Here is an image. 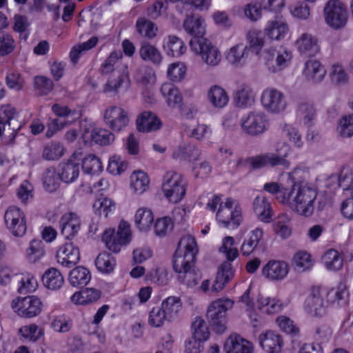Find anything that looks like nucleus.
Masks as SVG:
<instances>
[{
    "label": "nucleus",
    "mask_w": 353,
    "mask_h": 353,
    "mask_svg": "<svg viewBox=\"0 0 353 353\" xmlns=\"http://www.w3.org/2000/svg\"><path fill=\"white\" fill-rule=\"evenodd\" d=\"M281 197L295 213L309 217L315 209L317 191L306 184L294 183L285 196Z\"/></svg>",
    "instance_id": "f257e3e1"
},
{
    "label": "nucleus",
    "mask_w": 353,
    "mask_h": 353,
    "mask_svg": "<svg viewBox=\"0 0 353 353\" xmlns=\"http://www.w3.org/2000/svg\"><path fill=\"white\" fill-rule=\"evenodd\" d=\"M234 239L232 236H225L222 240V245L219 248L221 253L225 254V261L219 267L216 279L212 284L211 292L217 293L222 290L225 285L234 276L231 262L239 256V250L234 246Z\"/></svg>",
    "instance_id": "f03ea898"
},
{
    "label": "nucleus",
    "mask_w": 353,
    "mask_h": 353,
    "mask_svg": "<svg viewBox=\"0 0 353 353\" xmlns=\"http://www.w3.org/2000/svg\"><path fill=\"white\" fill-rule=\"evenodd\" d=\"M198 252L196 239L190 234L183 236L179 242L173 259V269L179 274L192 268Z\"/></svg>",
    "instance_id": "7ed1b4c3"
},
{
    "label": "nucleus",
    "mask_w": 353,
    "mask_h": 353,
    "mask_svg": "<svg viewBox=\"0 0 353 353\" xmlns=\"http://www.w3.org/2000/svg\"><path fill=\"white\" fill-rule=\"evenodd\" d=\"M325 288L312 286L303 303L304 312L312 317H321L327 313L329 305L325 299Z\"/></svg>",
    "instance_id": "20e7f679"
},
{
    "label": "nucleus",
    "mask_w": 353,
    "mask_h": 353,
    "mask_svg": "<svg viewBox=\"0 0 353 353\" xmlns=\"http://www.w3.org/2000/svg\"><path fill=\"white\" fill-rule=\"evenodd\" d=\"M216 219L223 227L234 229L238 228L242 221V210L236 200L227 198L219 208Z\"/></svg>",
    "instance_id": "39448f33"
},
{
    "label": "nucleus",
    "mask_w": 353,
    "mask_h": 353,
    "mask_svg": "<svg viewBox=\"0 0 353 353\" xmlns=\"http://www.w3.org/2000/svg\"><path fill=\"white\" fill-rule=\"evenodd\" d=\"M186 185L187 183L181 174L168 171L163 176L162 191L170 202L176 203L184 197Z\"/></svg>",
    "instance_id": "423d86ee"
},
{
    "label": "nucleus",
    "mask_w": 353,
    "mask_h": 353,
    "mask_svg": "<svg viewBox=\"0 0 353 353\" xmlns=\"http://www.w3.org/2000/svg\"><path fill=\"white\" fill-rule=\"evenodd\" d=\"M102 239L109 250L115 253L120 252L121 248L130 243L132 239L130 224L121 221L117 231L111 228L105 230Z\"/></svg>",
    "instance_id": "0eeeda50"
},
{
    "label": "nucleus",
    "mask_w": 353,
    "mask_h": 353,
    "mask_svg": "<svg viewBox=\"0 0 353 353\" xmlns=\"http://www.w3.org/2000/svg\"><path fill=\"white\" fill-rule=\"evenodd\" d=\"M326 24L332 29L344 28L348 20V11L344 3L340 0H329L323 9Z\"/></svg>",
    "instance_id": "6e6552de"
},
{
    "label": "nucleus",
    "mask_w": 353,
    "mask_h": 353,
    "mask_svg": "<svg viewBox=\"0 0 353 353\" xmlns=\"http://www.w3.org/2000/svg\"><path fill=\"white\" fill-rule=\"evenodd\" d=\"M190 46L207 65L214 67L220 63L222 58L220 50L206 38H192L190 41Z\"/></svg>",
    "instance_id": "1a4fd4ad"
},
{
    "label": "nucleus",
    "mask_w": 353,
    "mask_h": 353,
    "mask_svg": "<svg viewBox=\"0 0 353 353\" xmlns=\"http://www.w3.org/2000/svg\"><path fill=\"white\" fill-rule=\"evenodd\" d=\"M233 306L230 299H219L212 303L207 312V317L212 329L222 333L226 329V312Z\"/></svg>",
    "instance_id": "9d476101"
},
{
    "label": "nucleus",
    "mask_w": 353,
    "mask_h": 353,
    "mask_svg": "<svg viewBox=\"0 0 353 353\" xmlns=\"http://www.w3.org/2000/svg\"><path fill=\"white\" fill-rule=\"evenodd\" d=\"M42 303L36 296L18 297L11 303L14 311L21 317L33 318L42 311Z\"/></svg>",
    "instance_id": "9b49d317"
},
{
    "label": "nucleus",
    "mask_w": 353,
    "mask_h": 353,
    "mask_svg": "<svg viewBox=\"0 0 353 353\" xmlns=\"http://www.w3.org/2000/svg\"><path fill=\"white\" fill-rule=\"evenodd\" d=\"M4 220L7 229L15 236H23L27 230L24 212L15 205L10 206L5 212Z\"/></svg>",
    "instance_id": "f8f14e48"
},
{
    "label": "nucleus",
    "mask_w": 353,
    "mask_h": 353,
    "mask_svg": "<svg viewBox=\"0 0 353 353\" xmlns=\"http://www.w3.org/2000/svg\"><path fill=\"white\" fill-rule=\"evenodd\" d=\"M103 119L106 125L114 132L123 130L130 121L128 112L117 105L109 106L105 110Z\"/></svg>",
    "instance_id": "ddd939ff"
},
{
    "label": "nucleus",
    "mask_w": 353,
    "mask_h": 353,
    "mask_svg": "<svg viewBox=\"0 0 353 353\" xmlns=\"http://www.w3.org/2000/svg\"><path fill=\"white\" fill-rule=\"evenodd\" d=\"M294 46L300 54L308 57L314 56L320 51L317 38L307 32H303L298 37Z\"/></svg>",
    "instance_id": "4468645a"
},
{
    "label": "nucleus",
    "mask_w": 353,
    "mask_h": 353,
    "mask_svg": "<svg viewBox=\"0 0 353 353\" xmlns=\"http://www.w3.org/2000/svg\"><path fill=\"white\" fill-rule=\"evenodd\" d=\"M130 80L128 67L123 65L121 68L117 71V73L113 74L109 77L106 83L103 85L104 92L117 93L121 88H128L130 86Z\"/></svg>",
    "instance_id": "2eb2a0df"
},
{
    "label": "nucleus",
    "mask_w": 353,
    "mask_h": 353,
    "mask_svg": "<svg viewBox=\"0 0 353 353\" xmlns=\"http://www.w3.org/2000/svg\"><path fill=\"white\" fill-rule=\"evenodd\" d=\"M57 260L61 265L71 268L80 260L79 250L72 243H66L57 250Z\"/></svg>",
    "instance_id": "dca6fc26"
},
{
    "label": "nucleus",
    "mask_w": 353,
    "mask_h": 353,
    "mask_svg": "<svg viewBox=\"0 0 353 353\" xmlns=\"http://www.w3.org/2000/svg\"><path fill=\"white\" fill-rule=\"evenodd\" d=\"M81 225L80 218L76 213H66L59 221L61 234L66 239H71L78 234Z\"/></svg>",
    "instance_id": "f3484780"
},
{
    "label": "nucleus",
    "mask_w": 353,
    "mask_h": 353,
    "mask_svg": "<svg viewBox=\"0 0 353 353\" xmlns=\"http://www.w3.org/2000/svg\"><path fill=\"white\" fill-rule=\"evenodd\" d=\"M243 130L252 136L263 132L265 129V115L263 112H252L247 118L242 119Z\"/></svg>",
    "instance_id": "a211bd4d"
},
{
    "label": "nucleus",
    "mask_w": 353,
    "mask_h": 353,
    "mask_svg": "<svg viewBox=\"0 0 353 353\" xmlns=\"http://www.w3.org/2000/svg\"><path fill=\"white\" fill-rule=\"evenodd\" d=\"M325 299L329 305H343L347 303L349 296L347 287L343 282L339 283L329 290L325 289Z\"/></svg>",
    "instance_id": "6ab92c4d"
},
{
    "label": "nucleus",
    "mask_w": 353,
    "mask_h": 353,
    "mask_svg": "<svg viewBox=\"0 0 353 353\" xmlns=\"http://www.w3.org/2000/svg\"><path fill=\"white\" fill-rule=\"evenodd\" d=\"M183 26L189 34L193 36L192 38L203 37L205 33V19L198 15H188L183 21Z\"/></svg>",
    "instance_id": "aec40b11"
},
{
    "label": "nucleus",
    "mask_w": 353,
    "mask_h": 353,
    "mask_svg": "<svg viewBox=\"0 0 353 353\" xmlns=\"http://www.w3.org/2000/svg\"><path fill=\"white\" fill-rule=\"evenodd\" d=\"M226 353H252V344L238 335H232L225 344Z\"/></svg>",
    "instance_id": "412c9836"
},
{
    "label": "nucleus",
    "mask_w": 353,
    "mask_h": 353,
    "mask_svg": "<svg viewBox=\"0 0 353 353\" xmlns=\"http://www.w3.org/2000/svg\"><path fill=\"white\" fill-rule=\"evenodd\" d=\"M12 285L20 294L34 292L37 286V280L30 274H16L12 276Z\"/></svg>",
    "instance_id": "4be33fe9"
},
{
    "label": "nucleus",
    "mask_w": 353,
    "mask_h": 353,
    "mask_svg": "<svg viewBox=\"0 0 353 353\" xmlns=\"http://www.w3.org/2000/svg\"><path fill=\"white\" fill-rule=\"evenodd\" d=\"M248 56V46L243 43H240L229 49L225 58L229 63L235 67H239L245 63Z\"/></svg>",
    "instance_id": "5701e85b"
},
{
    "label": "nucleus",
    "mask_w": 353,
    "mask_h": 353,
    "mask_svg": "<svg viewBox=\"0 0 353 353\" xmlns=\"http://www.w3.org/2000/svg\"><path fill=\"white\" fill-rule=\"evenodd\" d=\"M288 24L282 19H276L268 22L266 27V38L270 40L279 41L288 33Z\"/></svg>",
    "instance_id": "b1692460"
},
{
    "label": "nucleus",
    "mask_w": 353,
    "mask_h": 353,
    "mask_svg": "<svg viewBox=\"0 0 353 353\" xmlns=\"http://www.w3.org/2000/svg\"><path fill=\"white\" fill-rule=\"evenodd\" d=\"M43 285L48 290L57 291L62 288L65 279L61 272L57 268H50L42 276Z\"/></svg>",
    "instance_id": "393cba45"
},
{
    "label": "nucleus",
    "mask_w": 353,
    "mask_h": 353,
    "mask_svg": "<svg viewBox=\"0 0 353 353\" xmlns=\"http://www.w3.org/2000/svg\"><path fill=\"white\" fill-rule=\"evenodd\" d=\"M139 54L142 60L159 65L163 59L160 50L148 41H142L140 44Z\"/></svg>",
    "instance_id": "a878e982"
},
{
    "label": "nucleus",
    "mask_w": 353,
    "mask_h": 353,
    "mask_svg": "<svg viewBox=\"0 0 353 353\" xmlns=\"http://www.w3.org/2000/svg\"><path fill=\"white\" fill-rule=\"evenodd\" d=\"M137 129L141 132H150L160 128L161 122L158 117L150 111L143 112L138 118Z\"/></svg>",
    "instance_id": "bb28decb"
},
{
    "label": "nucleus",
    "mask_w": 353,
    "mask_h": 353,
    "mask_svg": "<svg viewBox=\"0 0 353 353\" xmlns=\"http://www.w3.org/2000/svg\"><path fill=\"white\" fill-rule=\"evenodd\" d=\"M207 98L210 104L218 109L223 108L229 102V96L227 92L216 85L212 86L208 90Z\"/></svg>",
    "instance_id": "cd10ccee"
},
{
    "label": "nucleus",
    "mask_w": 353,
    "mask_h": 353,
    "mask_svg": "<svg viewBox=\"0 0 353 353\" xmlns=\"http://www.w3.org/2000/svg\"><path fill=\"white\" fill-rule=\"evenodd\" d=\"M163 48L167 54L172 57H179L186 51L183 41L174 35H168L164 39Z\"/></svg>",
    "instance_id": "c85d7f7f"
},
{
    "label": "nucleus",
    "mask_w": 353,
    "mask_h": 353,
    "mask_svg": "<svg viewBox=\"0 0 353 353\" xmlns=\"http://www.w3.org/2000/svg\"><path fill=\"white\" fill-rule=\"evenodd\" d=\"M161 92L170 108H174L179 106L183 101V96L181 92L171 83H163L161 88Z\"/></svg>",
    "instance_id": "c756f323"
},
{
    "label": "nucleus",
    "mask_w": 353,
    "mask_h": 353,
    "mask_svg": "<svg viewBox=\"0 0 353 353\" xmlns=\"http://www.w3.org/2000/svg\"><path fill=\"white\" fill-rule=\"evenodd\" d=\"M123 54L121 51H113L110 53L109 57L101 64L99 71L102 74H108L114 72L117 73L122 65L121 59Z\"/></svg>",
    "instance_id": "7c9ffc66"
},
{
    "label": "nucleus",
    "mask_w": 353,
    "mask_h": 353,
    "mask_svg": "<svg viewBox=\"0 0 353 353\" xmlns=\"http://www.w3.org/2000/svg\"><path fill=\"white\" fill-rule=\"evenodd\" d=\"M289 272V266L286 262L270 261L266 264V276L272 280L285 278Z\"/></svg>",
    "instance_id": "2f4dec72"
},
{
    "label": "nucleus",
    "mask_w": 353,
    "mask_h": 353,
    "mask_svg": "<svg viewBox=\"0 0 353 353\" xmlns=\"http://www.w3.org/2000/svg\"><path fill=\"white\" fill-rule=\"evenodd\" d=\"M326 71L321 63L316 60H310L306 62L304 68V74L306 78L314 82L322 81Z\"/></svg>",
    "instance_id": "473e14b6"
},
{
    "label": "nucleus",
    "mask_w": 353,
    "mask_h": 353,
    "mask_svg": "<svg viewBox=\"0 0 353 353\" xmlns=\"http://www.w3.org/2000/svg\"><path fill=\"white\" fill-rule=\"evenodd\" d=\"M287 103L283 94L279 90H271L266 100V108L272 112H280L285 109Z\"/></svg>",
    "instance_id": "72a5a7b5"
},
{
    "label": "nucleus",
    "mask_w": 353,
    "mask_h": 353,
    "mask_svg": "<svg viewBox=\"0 0 353 353\" xmlns=\"http://www.w3.org/2000/svg\"><path fill=\"white\" fill-rule=\"evenodd\" d=\"M101 296V292L93 288H86L75 292L71 296V301L76 305H88L97 301Z\"/></svg>",
    "instance_id": "f704fd0d"
},
{
    "label": "nucleus",
    "mask_w": 353,
    "mask_h": 353,
    "mask_svg": "<svg viewBox=\"0 0 353 353\" xmlns=\"http://www.w3.org/2000/svg\"><path fill=\"white\" fill-rule=\"evenodd\" d=\"M292 264L296 270L304 272L312 268L314 260L310 253L300 250L294 254L292 259Z\"/></svg>",
    "instance_id": "c9c22d12"
},
{
    "label": "nucleus",
    "mask_w": 353,
    "mask_h": 353,
    "mask_svg": "<svg viewBox=\"0 0 353 353\" xmlns=\"http://www.w3.org/2000/svg\"><path fill=\"white\" fill-rule=\"evenodd\" d=\"M150 179L143 171H134L130 176V187L134 193L141 194L149 188Z\"/></svg>",
    "instance_id": "e433bc0d"
},
{
    "label": "nucleus",
    "mask_w": 353,
    "mask_h": 353,
    "mask_svg": "<svg viewBox=\"0 0 353 353\" xmlns=\"http://www.w3.org/2000/svg\"><path fill=\"white\" fill-rule=\"evenodd\" d=\"M322 263L328 271H338L343 267V258L339 252L333 249L327 250L322 256Z\"/></svg>",
    "instance_id": "4c0bfd02"
},
{
    "label": "nucleus",
    "mask_w": 353,
    "mask_h": 353,
    "mask_svg": "<svg viewBox=\"0 0 353 353\" xmlns=\"http://www.w3.org/2000/svg\"><path fill=\"white\" fill-rule=\"evenodd\" d=\"M255 100V95L251 88L243 85L239 88L234 96V101L236 106L246 108L252 105Z\"/></svg>",
    "instance_id": "58836bf2"
},
{
    "label": "nucleus",
    "mask_w": 353,
    "mask_h": 353,
    "mask_svg": "<svg viewBox=\"0 0 353 353\" xmlns=\"http://www.w3.org/2000/svg\"><path fill=\"white\" fill-rule=\"evenodd\" d=\"M296 115L301 124L310 127L313 124L315 110L312 104L307 102H301L298 105Z\"/></svg>",
    "instance_id": "ea45409f"
},
{
    "label": "nucleus",
    "mask_w": 353,
    "mask_h": 353,
    "mask_svg": "<svg viewBox=\"0 0 353 353\" xmlns=\"http://www.w3.org/2000/svg\"><path fill=\"white\" fill-rule=\"evenodd\" d=\"M263 231L262 228L253 230L248 239H245L241 247V252L244 256H249L257 247L259 241L262 239Z\"/></svg>",
    "instance_id": "a19ab883"
},
{
    "label": "nucleus",
    "mask_w": 353,
    "mask_h": 353,
    "mask_svg": "<svg viewBox=\"0 0 353 353\" xmlns=\"http://www.w3.org/2000/svg\"><path fill=\"white\" fill-rule=\"evenodd\" d=\"M90 279V271L81 266L74 268L69 275V282L74 287L84 286L89 283Z\"/></svg>",
    "instance_id": "79ce46f5"
},
{
    "label": "nucleus",
    "mask_w": 353,
    "mask_h": 353,
    "mask_svg": "<svg viewBox=\"0 0 353 353\" xmlns=\"http://www.w3.org/2000/svg\"><path fill=\"white\" fill-rule=\"evenodd\" d=\"M98 39L95 37H91L88 41L74 46L70 52V59L71 62L75 65L78 63L79 59L83 55L85 52L96 46Z\"/></svg>",
    "instance_id": "37998d69"
},
{
    "label": "nucleus",
    "mask_w": 353,
    "mask_h": 353,
    "mask_svg": "<svg viewBox=\"0 0 353 353\" xmlns=\"http://www.w3.org/2000/svg\"><path fill=\"white\" fill-rule=\"evenodd\" d=\"M181 306V299L176 296H169L166 298L162 301L161 305V307L168 317V321H172L177 316Z\"/></svg>",
    "instance_id": "c03bdc74"
},
{
    "label": "nucleus",
    "mask_w": 353,
    "mask_h": 353,
    "mask_svg": "<svg viewBox=\"0 0 353 353\" xmlns=\"http://www.w3.org/2000/svg\"><path fill=\"white\" fill-rule=\"evenodd\" d=\"M137 30L143 37L148 39H154L158 32V27L152 21L145 18H140L136 23Z\"/></svg>",
    "instance_id": "a18cd8bd"
},
{
    "label": "nucleus",
    "mask_w": 353,
    "mask_h": 353,
    "mask_svg": "<svg viewBox=\"0 0 353 353\" xmlns=\"http://www.w3.org/2000/svg\"><path fill=\"white\" fill-rule=\"evenodd\" d=\"M134 221L140 230H149L154 221V216L151 210L146 208H139L135 214Z\"/></svg>",
    "instance_id": "49530a36"
},
{
    "label": "nucleus",
    "mask_w": 353,
    "mask_h": 353,
    "mask_svg": "<svg viewBox=\"0 0 353 353\" xmlns=\"http://www.w3.org/2000/svg\"><path fill=\"white\" fill-rule=\"evenodd\" d=\"M59 174L61 180L65 183H71L77 179L79 174L78 164L73 162L62 163L60 165Z\"/></svg>",
    "instance_id": "de8ad7c7"
},
{
    "label": "nucleus",
    "mask_w": 353,
    "mask_h": 353,
    "mask_svg": "<svg viewBox=\"0 0 353 353\" xmlns=\"http://www.w3.org/2000/svg\"><path fill=\"white\" fill-rule=\"evenodd\" d=\"M200 155V150L194 145H188L180 146L172 153V157L176 159H185L189 161H194L198 159Z\"/></svg>",
    "instance_id": "09e8293b"
},
{
    "label": "nucleus",
    "mask_w": 353,
    "mask_h": 353,
    "mask_svg": "<svg viewBox=\"0 0 353 353\" xmlns=\"http://www.w3.org/2000/svg\"><path fill=\"white\" fill-rule=\"evenodd\" d=\"M95 265L99 272L108 274L114 270L116 261L111 254L102 252L97 256L95 260Z\"/></svg>",
    "instance_id": "8fccbe9b"
},
{
    "label": "nucleus",
    "mask_w": 353,
    "mask_h": 353,
    "mask_svg": "<svg viewBox=\"0 0 353 353\" xmlns=\"http://www.w3.org/2000/svg\"><path fill=\"white\" fill-rule=\"evenodd\" d=\"M278 154H270L266 156V162L272 166L281 165L285 168L289 167V162L286 159V157L290 151V148L288 145L283 144L281 148H276Z\"/></svg>",
    "instance_id": "3c124183"
},
{
    "label": "nucleus",
    "mask_w": 353,
    "mask_h": 353,
    "mask_svg": "<svg viewBox=\"0 0 353 353\" xmlns=\"http://www.w3.org/2000/svg\"><path fill=\"white\" fill-rule=\"evenodd\" d=\"M265 34L263 31L252 29L248 33L250 48L253 53L259 55L264 46Z\"/></svg>",
    "instance_id": "603ef678"
},
{
    "label": "nucleus",
    "mask_w": 353,
    "mask_h": 353,
    "mask_svg": "<svg viewBox=\"0 0 353 353\" xmlns=\"http://www.w3.org/2000/svg\"><path fill=\"white\" fill-rule=\"evenodd\" d=\"M192 338L201 341L208 339L210 332L205 321L201 317H196L192 324Z\"/></svg>",
    "instance_id": "864d4df0"
},
{
    "label": "nucleus",
    "mask_w": 353,
    "mask_h": 353,
    "mask_svg": "<svg viewBox=\"0 0 353 353\" xmlns=\"http://www.w3.org/2000/svg\"><path fill=\"white\" fill-rule=\"evenodd\" d=\"M59 173L53 168H48L43 176V185L46 190L50 192L56 191L60 184Z\"/></svg>",
    "instance_id": "5fc2aeb1"
},
{
    "label": "nucleus",
    "mask_w": 353,
    "mask_h": 353,
    "mask_svg": "<svg viewBox=\"0 0 353 353\" xmlns=\"http://www.w3.org/2000/svg\"><path fill=\"white\" fill-rule=\"evenodd\" d=\"M90 139L100 145H108L114 140V135L109 130L102 128H96L90 132Z\"/></svg>",
    "instance_id": "6e6d98bb"
},
{
    "label": "nucleus",
    "mask_w": 353,
    "mask_h": 353,
    "mask_svg": "<svg viewBox=\"0 0 353 353\" xmlns=\"http://www.w3.org/2000/svg\"><path fill=\"white\" fill-rule=\"evenodd\" d=\"M19 333L26 339L36 341L43 335V330L34 323L22 326Z\"/></svg>",
    "instance_id": "4d7b16f0"
},
{
    "label": "nucleus",
    "mask_w": 353,
    "mask_h": 353,
    "mask_svg": "<svg viewBox=\"0 0 353 353\" xmlns=\"http://www.w3.org/2000/svg\"><path fill=\"white\" fill-rule=\"evenodd\" d=\"M50 326L57 332L65 333L72 328V321L65 315L61 314L53 318Z\"/></svg>",
    "instance_id": "13d9d810"
},
{
    "label": "nucleus",
    "mask_w": 353,
    "mask_h": 353,
    "mask_svg": "<svg viewBox=\"0 0 353 353\" xmlns=\"http://www.w3.org/2000/svg\"><path fill=\"white\" fill-rule=\"evenodd\" d=\"M291 15L299 20H307L310 17V6L302 1H298L289 7Z\"/></svg>",
    "instance_id": "bf43d9fd"
},
{
    "label": "nucleus",
    "mask_w": 353,
    "mask_h": 353,
    "mask_svg": "<svg viewBox=\"0 0 353 353\" xmlns=\"http://www.w3.org/2000/svg\"><path fill=\"white\" fill-rule=\"evenodd\" d=\"M165 321H168V317L161 306L154 307L150 312L148 323L151 326L160 327Z\"/></svg>",
    "instance_id": "052dcab7"
},
{
    "label": "nucleus",
    "mask_w": 353,
    "mask_h": 353,
    "mask_svg": "<svg viewBox=\"0 0 353 353\" xmlns=\"http://www.w3.org/2000/svg\"><path fill=\"white\" fill-rule=\"evenodd\" d=\"M339 184L344 190L345 196H352L353 172L349 169L343 170L339 176Z\"/></svg>",
    "instance_id": "680f3d73"
},
{
    "label": "nucleus",
    "mask_w": 353,
    "mask_h": 353,
    "mask_svg": "<svg viewBox=\"0 0 353 353\" xmlns=\"http://www.w3.org/2000/svg\"><path fill=\"white\" fill-rule=\"evenodd\" d=\"M82 169L88 174H97L102 170V164L96 156L89 154L83 160Z\"/></svg>",
    "instance_id": "e2e57ef3"
},
{
    "label": "nucleus",
    "mask_w": 353,
    "mask_h": 353,
    "mask_svg": "<svg viewBox=\"0 0 353 353\" xmlns=\"http://www.w3.org/2000/svg\"><path fill=\"white\" fill-rule=\"evenodd\" d=\"M114 208L113 201L107 197H101L97 199L94 204L93 209L99 216L107 217L109 212Z\"/></svg>",
    "instance_id": "0e129e2a"
},
{
    "label": "nucleus",
    "mask_w": 353,
    "mask_h": 353,
    "mask_svg": "<svg viewBox=\"0 0 353 353\" xmlns=\"http://www.w3.org/2000/svg\"><path fill=\"white\" fill-rule=\"evenodd\" d=\"M64 154V148L59 143H51L46 145L43 151L42 157L46 160H56Z\"/></svg>",
    "instance_id": "69168bd1"
},
{
    "label": "nucleus",
    "mask_w": 353,
    "mask_h": 353,
    "mask_svg": "<svg viewBox=\"0 0 353 353\" xmlns=\"http://www.w3.org/2000/svg\"><path fill=\"white\" fill-rule=\"evenodd\" d=\"M44 253L43 245L41 240L34 239L30 242V246L27 250V256L30 262H37L44 255Z\"/></svg>",
    "instance_id": "338daca9"
},
{
    "label": "nucleus",
    "mask_w": 353,
    "mask_h": 353,
    "mask_svg": "<svg viewBox=\"0 0 353 353\" xmlns=\"http://www.w3.org/2000/svg\"><path fill=\"white\" fill-rule=\"evenodd\" d=\"M337 130L343 137L353 135V114L344 116L339 121Z\"/></svg>",
    "instance_id": "774afa93"
}]
</instances>
